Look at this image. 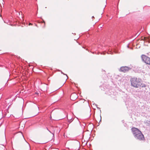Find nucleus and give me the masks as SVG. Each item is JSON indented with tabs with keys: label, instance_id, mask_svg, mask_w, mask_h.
<instances>
[{
	"label": "nucleus",
	"instance_id": "1",
	"mask_svg": "<svg viewBox=\"0 0 150 150\" xmlns=\"http://www.w3.org/2000/svg\"><path fill=\"white\" fill-rule=\"evenodd\" d=\"M141 80L137 78H132L130 79L131 85L133 87L137 88L141 86Z\"/></svg>",
	"mask_w": 150,
	"mask_h": 150
},
{
	"label": "nucleus",
	"instance_id": "2",
	"mask_svg": "<svg viewBox=\"0 0 150 150\" xmlns=\"http://www.w3.org/2000/svg\"><path fill=\"white\" fill-rule=\"evenodd\" d=\"M141 58L142 60L146 64L150 65V58L144 55H142Z\"/></svg>",
	"mask_w": 150,
	"mask_h": 150
},
{
	"label": "nucleus",
	"instance_id": "3",
	"mask_svg": "<svg viewBox=\"0 0 150 150\" xmlns=\"http://www.w3.org/2000/svg\"><path fill=\"white\" fill-rule=\"evenodd\" d=\"M134 137L140 141H144L145 140V138L143 134H142V132L137 134Z\"/></svg>",
	"mask_w": 150,
	"mask_h": 150
},
{
	"label": "nucleus",
	"instance_id": "4",
	"mask_svg": "<svg viewBox=\"0 0 150 150\" xmlns=\"http://www.w3.org/2000/svg\"><path fill=\"white\" fill-rule=\"evenodd\" d=\"M131 130L134 137L141 132L138 129L134 127L132 128Z\"/></svg>",
	"mask_w": 150,
	"mask_h": 150
},
{
	"label": "nucleus",
	"instance_id": "5",
	"mask_svg": "<svg viewBox=\"0 0 150 150\" xmlns=\"http://www.w3.org/2000/svg\"><path fill=\"white\" fill-rule=\"evenodd\" d=\"M130 69V68L126 66L122 67L120 68V71L125 73L127 72Z\"/></svg>",
	"mask_w": 150,
	"mask_h": 150
},
{
	"label": "nucleus",
	"instance_id": "6",
	"mask_svg": "<svg viewBox=\"0 0 150 150\" xmlns=\"http://www.w3.org/2000/svg\"><path fill=\"white\" fill-rule=\"evenodd\" d=\"M80 144L78 141H76V150H79L80 148Z\"/></svg>",
	"mask_w": 150,
	"mask_h": 150
},
{
	"label": "nucleus",
	"instance_id": "7",
	"mask_svg": "<svg viewBox=\"0 0 150 150\" xmlns=\"http://www.w3.org/2000/svg\"><path fill=\"white\" fill-rule=\"evenodd\" d=\"M70 98L71 100H75V95L74 93H72L70 97Z\"/></svg>",
	"mask_w": 150,
	"mask_h": 150
},
{
	"label": "nucleus",
	"instance_id": "8",
	"mask_svg": "<svg viewBox=\"0 0 150 150\" xmlns=\"http://www.w3.org/2000/svg\"><path fill=\"white\" fill-rule=\"evenodd\" d=\"M141 86H139V87H141L142 88H144V87H146V86L145 84H144L142 83H141Z\"/></svg>",
	"mask_w": 150,
	"mask_h": 150
},
{
	"label": "nucleus",
	"instance_id": "9",
	"mask_svg": "<svg viewBox=\"0 0 150 150\" xmlns=\"http://www.w3.org/2000/svg\"><path fill=\"white\" fill-rule=\"evenodd\" d=\"M70 86L71 88H72V89L74 90V88H73L72 86L71 85H70Z\"/></svg>",
	"mask_w": 150,
	"mask_h": 150
},
{
	"label": "nucleus",
	"instance_id": "10",
	"mask_svg": "<svg viewBox=\"0 0 150 150\" xmlns=\"http://www.w3.org/2000/svg\"><path fill=\"white\" fill-rule=\"evenodd\" d=\"M47 128V129L51 133V131H50L47 128V127L46 128Z\"/></svg>",
	"mask_w": 150,
	"mask_h": 150
},
{
	"label": "nucleus",
	"instance_id": "11",
	"mask_svg": "<svg viewBox=\"0 0 150 150\" xmlns=\"http://www.w3.org/2000/svg\"><path fill=\"white\" fill-rule=\"evenodd\" d=\"M8 99H7L6 100V103H8V102H7V101L8 100Z\"/></svg>",
	"mask_w": 150,
	"mask_h": 150
},
{
	"label": "nucleus",
	"instance_id": "12",
	"mask_svg": "<svg viewBox=\"0 0 150 150\" xmlns=\"http://www.w3.org/2000/svg\"><path fill=\"white\" fill-rule=\"evenodd\" d=\"M61 73H62V74H64V75H66V74H64V73H63L62 71H61Z\"/></svg>",
	"mask_w": 150,
	"mask_h": 150
},
{
	"label": "nucleus",
	"instance_id": "13",
	"mask_svg": "<svg viewBox=\"0 0 150 150\" xmlns=\"http://www.w3.org/2000/svg\"><path fill=\"white\" fill-rule=\"evenodd\" d=\"M32 25V24L31 23H30L29 25Z\"/></svg>",
	"mask_w": 150,
	"mask_h": 150
},
{
	"label": "nucleus",
	"instance_id": "14",
	"mask_svg": "<svg viewBox=\"0 0 150 150\" xmlns=\"http://www.w3.org/2000/svg\"><path fill=\"white\" fill-rule=\"evenodd\" d=\"M66 76L67 77V79L68 78V76H67V75H66Z\"/></svg>",
	"mask_w": 150,
	"mask_h": 150
},
{
	"label": "nucleus",
	"instance_id": "15",
	"mask_svg": "<svg viewBox=\"0 0 150 150\" xmlns=\"http://www.w3.org/2000/svg\"><path fill=\"white\" fill-rule=\"evenodd\" d=\"M79 37H78L77 38V39H79Z\"/></svg>",
	"mask_w": 150,
	"mask_h": 150
},
{
	"label": "nucleus",
	"instance_id": "16",
	"mask_svg": "<svg viewBox=\"0 0 150 150\" xmlns=\"http://www.w3.org/2000/svg\"><path fill=\"white\" fill-rule=\"evenodd\" d=\"M92 18H94V16H92Z\"/></svg>",
	"mask_w": 150,
	"mask_h": 150
},
{
	"label": "nucleus",
	"instance_id": "17",
	"mask_svg": "<svg viewBox=\"0 0 150 150\" xmlns=\"http://www.w3.org/2000/svg\"><path fill=\"white\" fill-rule=\"evenodd\" d=\"M21 134H22V136H23V135L22 134V133H21Z\"/></svg>",
	"mask_w": 150,
	"mask_h": 150
},
{
	"label": "nucleus",
	"instance_id": "18",
	"mask_svg": "<svg viewBox=\"0 0 150 150\" xmlns=\"http://www.w3.org/2000/svg\"><path fill=\"white\" fill-rule=\"evenodd\" d=\"M43 22L45 23L44 21H43Z\"/></svg>",
	"mask_w": 150,
	"mask_h": 150
}]
</instances>
